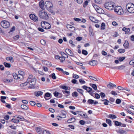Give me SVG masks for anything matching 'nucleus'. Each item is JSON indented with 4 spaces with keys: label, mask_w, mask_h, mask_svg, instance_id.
<instances>
[{
    "label": "nucleus",
    "mask_w": 134,
    "mask_h": 134,
    "mask_svg": "<svg viewBox=\"0 0 134 134\" xmlns=\"http://www.w3.org/2000/svg\"><path fill=\"white\" fill-rule=\"evenodd\" d=\"M38 15L40 18L45 20H47L49 18L47 12L43 10H41L39 12Z\"/></svg>",
    "instance_id": "1"
},
{
    "label": "nucleus",
    "mask_w": 134,
    "mask_h": 134,
    "mask_svg": "<svg viewBox=\"0 0 134 134\" xmlns=\"http://www.w3.org/2000/svg\"><path fill=\"white\" fill-rule=\"evenodd\" d=\"M94 100L92 99H90L88 100L87 103L89 104H93Z\"/></svg>",
    "instance_id": "30"
},
{
    "label": "nucleus",
    "mask_w": 134,
    "mask_h": 134,
    "mask_svg": "<svg viewBox=\"0 0 134 134\" xmlns=\"http://www.w3.org/2000/svg\"><path fill=\"white\" fill-rule=\"evenodd\" d=\"M118 52L120 53H124L125 51V50L123 49H120L118 50Z\"/></svg>",
    "instance_id": "34"
},
{
    "label": "nucleus",
    "mask_w": 134,
    "mask_h": 134,
    "mask_svg": "<svg viewBox=\"0 0 134 134\" xmlns=\"http://www.w3.org/2000/svg\"><path fill=\"white\" fill-rule=\"evenodd\" d=\"M44 1L43 0L41 1L39 3L40 7L43 10L44 9Z\"/></svg>",
    "instance_id": "10"
},
{
    "label": "nucleus",
    "mask_w": 134,
    "mask_h": 134,
    "mask_svg": "<svg viewBox=\"0 0 134 134\" xmlns=\"http://www.w3.org/2000/svg\"><path fill=\"white\" fill-rule=\"evenodd\" d=\"M113 122L114 123L115 125L116 126H121L122 123L117 121H113Z\"/></svg>",
    "instance_id": "19"
},
{
    "label": "nucleus",
    "mask_w": 134,
    "mask_h": 134,
    "mask_svg": "<svg viewBox=\"0 0 134 134\" xmlns=\"http://www.w3.org/2000/svg\"><path fill=\"white\" fill-rule=\"evenodd\" d=\"M106 122L110 126H112L111 121L110 120L107 119H106Z\"/></svg>",
    "instance_id": "26"
},
{
    "label": "nucleus",
    "mask_w": 134,
    "mask_h": 134,
    "mask_svg": "<svg viewBox=\"0 0 134 134\" xmlns=\"http://www.w3.org/2000/svg\"><path fill=\"white\" fill-rule=\"evenodd\" d=\"M89 77L91 79L93 80L94 81H98V80L95 77L91 76H89Z\"/></svg>",
    "instance_id": "47"
},
{
    "label": "nucleus",
    "mask_w": 134,
    "mask_h": 134,
    "mask_svg": "<svg viewBox=\"0 0 134 134\" xmlns=\"http://www.w3.org/2000/svg\"><path fill=\"white\" fill-rule=\"evenodd\" d=\"M32 77H33V76L32 75H30L29 76V78L27 80V82H29L31 81V79L32 78Z\"/></svg>",
    "instance_id": "50"
},
{
    "label": "nucleus",
    "mask_w": 134,
    "mask_h": 134,
    "mask_svg": "<svg viewBox=\"0 0 134 134\" xmlns=\"http://www.w3.org/2000/svg\"><path fill=\"white\" fill-rule=\"evenodd\" d=\"M89 18L90 20L93 22L94 21V20L95 19L92 16H90L89 17Z\"/></svg>",
    "instance_id": "62"
},
{
    "label": "nucleus",
    "mask_w": 134,
    "mask_h": 134,
    "mask_svg": "<svg viewBox=\"0 0 134 134\" xmlns=\"http://www.w3.org/2000/svg\"><path fill=\"white\" fill-rule=\"evenodd\" d=\"M77 91L82 95H83V91L82 90L79 88H78L77 89Z\"/></svg>",
    "instance_id": "41"
},
{
    "label": "nucleus",
    "mask_w": 134,
    "mask_h": 134,
    "mask_svg": "<svg viewBox=\"0 0 134 134\" xmlns=\"http://www.w3.org/2000/svg\"><path fill=\"white\" fill-rule=\"evenodd\" d=\"M114 11L119 15H122L124 13L123 10L121 7L119 6H117L114 7Z\"/></svg>",
    "instance_id": "5"
},
{
    "label": "nucleus",
    "mask_w": 134,
    "mask_h": 134,
    "mask_svg": "<svg viewBox=\"0 0 134 134\" xmlns=\"http://www.w3.org/2000/svg\"><path fill=\"white\" fill-rule=\"evenodd\" d=\"M40 42L43 45H44L45 44V41L43 40H41L40 41Z\"/></svg>",
    "instance_id": "58"
},
{
    "label": "nucleus",
    "mask_w": 134,
    "mask_h": 134,
    "mask_svg": "<svg viewBox=\"0 0 134 134\" xmlns=\"http://www.w3.org/2000/svg\"><path fill=\"white\" fill-rule=\"evenodd\" d=\"M105 24L104 23H102L101 24V29L102 30H104L105 28Z\"/></svg>",
    "instance_id": "36"
},
{
    "label": "nucleus",
    "mask_w": 134,
    "mask_h": 134,
    "mask_svg": "<svg viewBox=\"0 0 134 134\" xmlns=\"http://www.w3.org/2000/svg\"><path fill=\"white\" fill-rule=\"evenodd\" d=\"M35 15L34 14H30V17L31 19L33 20L34 18V16H35Z\"/></svg>",
    "instance_id": "61"
},
{
    "label": "nucleus",
    "mask_w": 134,
    "mask_h": 134,
    "mask_svg": "<svg viewBox=\"0 0 134 134\" xmlns=\"http://www.w3.org/2000/svg\"><path fill=\"white\" fill-rule=\"evenodd\" d=\"M68 52H69L70 53V54H69V55L72 57L74 56V54L72 51L69 49H66L65 50V52L67 53Z\"/></svg>",
    "instance_id": "17"
},
{
    "label": "nucleus",
    "mask_w": 134,
    "mask_h": 134,
    "mask_svg": "<svg viewBox=\"0 0 134 134\" xmlns=\"http://www.w3.org/2000/svg\"><path fill=\"white\" fill-rule=\"evenodd\" d=\"M34 94L36 96L38 97L42 95L43 94V92L41 91L35 92H34Z\"/></svg>",
    "instance_id": "13"
},
{
    "label": "nucleus",
    "mask_w": 134,
    "mask_h": 134,
    "mask_svg": "<svg viewBox=\"0 0 134 134\" xmlns=\"http://www.w3.org/2000/svg\"><path fill=\"white\" fill-rule=\"evenodd\" d=\"M61 113H62V117L63 118H66V112L63 110H62L61 111Z\"/></svg>",
    "instance_id": "18"
},
{
    "label": "nucleus",
    "mask_w": 134,
    "mask_h": 134,
    "mask_svg": "<svg viewBox=\"0 0 134 134\" xmlns=\"http://www.w3.org/2000/svg\"><path fill=\"white\" fill-rule=\"evenodd\" d=\"M115 3L112 2H108L105 3L104 6L105 8L109 10L114 9Z\"/></svg>",
    "instance_id": "2"
},
{
    "label": "nucleus",
    "mask_w": 134,
    "mask_h": 134,
    "mask_svg": "<svg viewBox=\"0 0 134 134\" xmlns=\"http://www.w3.org/2000/svg\"><path fill=\"white\" fill-rule=\"evenodd\" d=\"M53 94L56 97H58V96H59V94L61 95V94L59 93L57 91H55L53 93Z\"/></svg>",
    "instance_id": "38"
},
{
    "label": "nucleus",
    "mask_w": 134,
    "mask_h": 134,
    "mask_svg": "<svg viewBox=\"0 0 134 134\" xmlns=\"http://www.w3.org/2000/svg\"><path fill=\"white\" fill-rule=\"evenodd\" d=\"M42 27L45 29H49L51 28V25L48 22L46 21H43L41 22V24Z\"/></svg>",
    "instance_id": "6"
},
{
    "label": "nucleus",
    "mask_w": 134,
    "mask_h": 134,
    "mask_svg": "<svg viewBox=\"0 0 134 134\" xmlns=\"http://www.w3.org/2000/svg\"><path fill=\"white\" fill-rule=\"evenodd\" d=\"M113 84L111 82H109V84L107 85V87L109 89H111V87H113Z\"/></svg>",
    "instance_id": "42"
},
{
    "label": "nucleus",
    "mask_w": 134,
    "mask_h": 134,
    "mask_svg": "<svg viewBox=\"0 0 134 134\" xmlns=\"http://www.w3.org/2000/svg\"><path fill=\"white\" fill-rule=\"evenodd\" d=\"M36 131L39 134H41V133L42 129L40 128L37 127L36 129Z\"/></svg>",
    "instance_id": "32"
},
{
    "label": "nucleus",
    "mask_w": 134,
    "mask_h": 134,
    "mask_svg": "<svg viewBox=\"0 0 134 134\" xmlns=\"http://www.w3.org/2000/svg\"><path fill=\"white\" fill-rule=\"evenodd\" d=\"M1 25L3 28H7L8 27V22L5 20H3L1 22Z\"/></svg>",
    "instance_id": "7"
},
{
    "label": "nucleus",
    "mask_w": 134,
    "mask_h": 134,
    "mask_svg": "<svg viewBox=\"0 0 134 134\" xmlns=\"http://www.w3.org/2000/svg\"><path fill=\"white\" fill-rule=\"evenodd\" d=\"M36 81V79L35 77L33 78L30 81V86L29 88H35V85Z\"/></svg>",
    "instance_id": "4"
},
{
    "label": "nucleus",
    "mask_w": 134,
    "mask_h": 134,
    "mask_svg": "<svg viewBox=\"0 0 134 134\" xmlns=\"http://www.w3.org/2000/svg\"><path fill=\"white\" fill-rule=\"evenodd\" d=\"M121 100L119 99H117L116 101L115 102L116 104H119L121 102Z\"/></svg>",
    "instance_id": "51"
},
{
    "label": "nucleus",
    "mask_w": 134,
    "mask_h": 134,
    "mask_svg": "<svg viewBox=\"0 0 134 134\" xmlns=\"http://www.w3.org/2000/svg\"><path fill=\"white\" fill-rule=\"evenodd\" d=\"M89 32L90 35L91 36H93V30L91 27H89Z\"/></svg>",
    "instance_id": "14"
},
{
    "label": "nucleus",
    "mask_w": 134,
    "mask_h": 134,
    "mask_svg": "<svg viewBox=\"0 0 134 134\" xmlns=\"http://www.w3.org/2000/svg\"><path fill=\"white\" fill-rule=\"evenodd\" d=\"M129 43L127 41H126L124 44L123 46L125 49H127L129 48Z\"/></svg>",
    "instance_id": "20"
},
{
    "label": "nucleus",
    "mask_w": 134,
    "mask_h": 134,
    "mask_svg": "<svg viewBox=\"0 0 134 134\" xmlns=\"http://www.w3.org/2000/svg\"><path fill=\"white\" fill-rule=\"evenodd\" d=\"M125 57H119V58H117V59H118L119 60L120 62H122L125 59Z\"/></svg>",
    "instance_id": "29"
},
{
    "label": "nucleus",
    "mask_w": 134,
    "mask_h": 134,
    "mask_svg": "<svg viewBox=\"0 0 134 134\" xmlns=\"http://www.w3.org/2000/svg\"><path fill=\"white\" fill-rule=\"evenodd\" d=\"M82 54L85 55H87L88 54L87 52L85 50H82Z\"/></svg>",
    "instance_id": "40"
},
{
    "label": "nucleus",
    "mask_w": 134,
    "mask_h": 134,
    "mask_svg": "<svg viewBox=\"0 0 134 134\" xmlns=\"http://www.w3.org/2000/svg\"><path fill=\"white\" fill-rule=\"evenodd\" d=\"M18 75H17V74L15 73H13V77L15 79H18Z\"/></svg>",
    "instance_id": "45"
},
{
    "label": "nucleus",
    "mask_w": 134,
    "mask_h": 134,
    "mask_svg": "<svg viewBox=\"0 0 134 134\" xmlns=\"http://www.w3.org/2000/svg\"><path fill=\"white\" fill-rule=\"evenodd\" d=\"M125 66L124 65H121L117 66V69L119 70H122L125 68Z\"/></svg>",
    "instance_id": "39"
},
{
    "label": "nucleus",
    "mask_w": 134,
    "mask_h": 134,
    "mask_svg": "<svg viewBox=\"0 0 134 134\" xmlns=\"http://www.w3.org/2000/svg\"><path fill=\"white\" fill-rule=\"evenodd\" d=\"M52 97L51 94L49 92H46L44 96V98L46 100H48L49 99H47V97H50V98Z\"/></svg>",
    "instance_id": "8"
},
{
    "label": "nucleus",
    "mask_w": 134,
    "mask_h": 134,
    "mask_svg": "<svg viewBox=\"0 0 134 134\" xmlns=\"http://www.w3.org/2000/svg\"><path fill=\"white\" fill-rule=\"evenodd\" d=\"M98 63V62L95 60H92L89 62L88 64L92 66H95Z\"/></svg>",
    "instance_id": "9"
},
{
    "label": "nucleus",
    "mask_w": 134,
    "mask_h": 134,
    "mask_svg": "<svg viewBox=\"0 0 134 134\" xmlns=\"http://www.w3.org/2000/svg\"><path fill=\"white\" fill-rule=\"evenodd\" d=\"M90 85L95 90H97V87L96 84H94L90 83Z\"/></svg>",
    "instance_id": "24"
},
{
    "label": "nucleus",
    "mask_w": 134,
    "mask_h": 134,
    "mask_svg": "<svg viewBox=\"0 0 134 134\" xmlns=\"http://www.w3.org/2000/svg\"><path fill=\"white\" fill-rule=\"evenodd\" d=\"M118 89L120 90H126L128 91H130V90L129 89H128L127 90H126L125 88H124L121 86H118Z\"/></svg>",
    "instance_id": "31"
},
{
    "label": "nucleus",
    "mask_w": 134,
    "mask_h": 134,
    "mask_svg": "<svg viewBox=\"0 0 134 134\" xmlns=\"http://www.w3.org/2000/svg\"><path fill=\"white\" fill-rule=\"evenodd\" d=\"M62 92L65 95V96L66 97H68L70 95V92L69 91H67L66 90H62Z\"/></svg>",
    "instance_id": "15"
},
{
    "label": "nucleus",
    "mask_w": 134,
    "mask_h": 134,
    "mask_svg": "<svg viewBox=\"0 0 134 134\" xmlns=\"http://www.w3.org/2000/svg\"><path fill=\"white\" fill-rule=\"evenodd\" d=\"M9 127L12 129H13L14 130H15L16 129V126H13L12 125H11L10 126H9Z\"/></svg>",
    "instance_id": "63"
},
{
    "label": "nucleus",
    "mask_w": 134,
    "mask_h": 134,
    "mask_svg": "<svg viewBox=\"0 0 134 134\" xmlns=\"http://www.w3.org/2000/svg\"><path fill=\"white\" fill-rule=\"evenodd\" d=\"M95 98L97 99H99L100 98V95L98 94V93H95Z\"/></svg>",
    "instance_id": "46"
},
{
    "label": "nucleus",
    "mask_w": 134,
    "mask_h": 134,
    "mask_svg": "<svg viewBox=\"0 0 134 134\" xmlns=\"http://www.w3.org/2000/svg\"><path fill=\"white\" fill-rule=\"evenodd\" d=\"M61 54L62 56V57H63V58H64V59L65 58H67L68 57V55L63 52H61Z\"/></svg>",
    "instance_id": "27"
},
{
    "label": "nucleus",
    "mask_w": 134,
    "mask_h": 134,
    "mask_svg": "<svg viewBox=\"0 0 134 134\" xmlns=\"http://www.w3.org/2000/svg\"><path fill=\"white\" fill-rule=\"evenodd\" d=\"M55 58L56 59H59L60 60V62H63L65 60V59L64 58H63V57H59L58 55H55Z\"/></svg>",
    "instance_id": "11"
},
{
    "label": "nucleus",
    "mask_w": 134,
    "mask_h": 134,
    "mask_svg": "<svg viewBox=\"0 0 134 134\" xmlns=\"http://www.w3.org/2000/svg\"><path fill=\"white\" fill-rule=\"evenodd\" d=\"M76 119L75 118H71L69 119L67 121L68 123H70L74 122L75 121Z\"/></svg>",
    "instance_id": "16"
},
{
    "label": "nucleus",
    "mask_w": 134,
    "mask_h": 134,
    "mask_svg": "<svg viewBox=\"0 0 134 134\" xmlns=\"http://www.w3.org/2000/svg\"><path fill=\"white\" fill-rule=\"evenodd\" d=\"M130 29L129 28L124 27L122 28V30L125 32V34H128L130 31Z\"/></svg>",
    "instance_id": "12"
},
{
    "label": "nucleus",
    "mask_w": 134,
    "mask_h": 134,
    "mask_svg": "<svg viewBox=\"0 0 134 134\" xmlns=\"http://www.w3.org/2000/svg\"><path fill=\"white\" fill-rule=\"evenodd\" d=\"M15 27L14 26H13L10 29V32H9V33L11 32H12L15 30Z\"/></svg>",
    "instance_id": "54"
},
{
    "label": "nucleus",
    "mask_w": 134,
    "mask_h": 134,
    "mask_svg": "<svg viewBox=\"0 0 134 134\" xmlns=\"http://www.w3.org/2000/svg\"><path fill=\"white\" fill-rule=\"evenodd\" d=\"M88 1H85L83 4V7L85 8L88 4Z\"/></svg>",
    "instance_id": "52"
},
{
    "label": "nucleus",
    "mask_w": 134,
    "mask_h": 134,
    "mask_svg": "<svg viewBox=\"0 0 134 134\" xmlns=\"http://www.w3.org/2000/svg\"><path fill=\"white\" fill-rule=\"evenodd\" d=\"M82 39V38L81 37H77L76 38V40L78 41H80Z\"/></svg>",
    "instance_id": "64"
},
{
    "label": "nucleus",
    "mask_w": 134,
    "mask_h": 134,
    "mask_svg": "<svg viewBox=\"0 0 134 134\" xmlns=\"http://www.w3.org/2000/svg\"><path fill=\"white\" fill-rule=\"evenodd\" d=\"M94 2L97 4H100L102 2L101 0H94Z\"/></svg>",
    "instance_id": "60"
},
{
    "label": "nucleus",
    "mask_w": 134,
    "mask_h": 134,
    "mask_svg": "<svg viewBox=\"0 0 134 134\" xmlns=\"http://www.w3.org/2000/svg\"><path fill=\"white\" fill-rule=\"evenodd\" d=\"M51 3L50 2H46L44 3V6L46 8H48L49 7V5H50Z\"/></svg>",
    "instance_id": "22"
},
{
    "label": "nucleus",
    "mask_w": 134,
    "mask_h": 134,
    "mask_svg": "<svg viewBox=\"0 0 134 134\" xmlns=\"http://www.w3.org/2000/svg\"><path fill=\"white\" fill-rule=\"evenodd\" d=\"M60 88L63 89L64 90H68V87L65 86L61 85L60 86Z\"/></svg>",
    "instance_id": "37"
},
{
    "label": "nucleus",
    "mask_w": 134,
    "mask_h": 134,
    "mask_svg": "<svg viewBox=\"0 0 134 134\" xmlns=\"http://www.w3.org/2000/svg\"><path fill=\"white\" fill-rule=\"evenodd\" d=\"M46 64L48 66H51L52 65L51 63L50 62H49L48 61H46Z\"/></svg>",
    "instance_id": "44"
},
{
    "label": "nucleus",
    "mask_w": 134,
    "mask_h": 134,
    "mask_svg": "<svg viewBox=\"0 0 134 134\" xmlns=\"http://www.w3.org/2000/svg\"><path fill=\"white\" fill-rule=\"evenodd\" d=\"M30 103L32 106H34L36 104L35 102L34 101H30Z\"/></svg>",
    "instance_id": "49"
},
{
    "label": "nucleus",
    "mask_w": 134,
    "mask_h": 134,
    "mask_svg": "<svg viewBox=\"0 0 134 134\" xmlns=\"http://www.w3.org/2000/svg\"><path fill=\"white\" fill-rule=\"evenodd\" d=\"M77 81L75 79H73L71 80V82L74 84H78V83H77Z\"/></svg>",
    "instance_id": "53"
},
{
    "label": "nucleus",
    "mask_w": 134,
    "mask_h": 134,
    "mask_svg": "<svg viewBox=\"0 0 134 134\" xmlns=\"http://www.w3.org/2000/svg\"><path fill=\"white\" fill-rule=\"evenodd\" d=\"M9 60H10L11 63H13L14 62V60L12 57H9Z\"/></svg>",
    "instance_id": "55"
},
{
    "label": "nucleus",
    "mask_w": 134,
    "mask_h": 134,
    "mask_svg": "<svg viewBox=\"0 0 134 134\" xmlns=\"http://www.w3.org/2000/svg\"><path fill=\"white\" fill-rule=\"evenodd\" d=\"M21 107L23 109L27 110L29 109V108L26 105L22 104L21 105Z\"/></svg>",
    "instance_id": "25"
},
{
    "label": "nucleus",
    "mask_w": 134,
    "mask_h": 134,
    "mask_svg": "<svg viewBox=\"0 0 134 134\" xmlns=\"http://www.w3.org/2000/svg\"><path fill=\"white\" fill-rule=\"evenodd\" d=\"M79 81L80 83L81 84H84L86 82L85 81L83 80L82 79H79Z\"/></svg>",
    "instance_id": "48"
},
{
    "label": "nucleus",
    "mask_w": 134,
    "mask_h": 134,
    "mask_svg": "<svg viewBox=\"0 0 134 134\" xmlns=\"http://www.w3.org/2000/svg\"><path fill=\"white\" fill-rule=\"evenodd\" d=\"M107 117L110 119H114L116 118V116L114 115L113 114H110Z\"/></svg>",
    "instance_id": "23"
},
{
    "label": "nucleus",
    "mask_w": 134,
    "mask_h": 134,
    "mask_svg": "<svg viewBox=\"0 0 134 134\" xmlns=\"http://www.w3.org/2000/svg\"><path fill=\"white\" fill-rule=\"evenodd\" d=\"M44 131H45V132H44V131H43L42 132L43 134H51L49 131L45 130Z\"/></svg>",
    "instance_id": "56"
},
{
    "label": "nucleus",
    "mask_w": 134,
    "mask_h": 134,
    "mask_svg": "<svg viewBox=\"0 0 134 134\" xmlns=\"http://www.w3.org/2000/svg\"><path fill=\"white\" fill-rule=\"evenodd\" d=\"M110 93L111 94L114 96H116L117 95V94L116 93V92L113 91H112Z\"/></svg>",
    "instance_id": "59"
},
{
    "label": "nucleus",
    "mask_w": 134,
    "mask_h": 134,
    "mask_svg": "<svg viewBox=\"0 0 134 134\" xmlns=\"http://www.w3.org/2000/svg\"><path fill=\"white\" fill-rule=\"evenodd\" d=\"M50 77H51L53 79H56V77L55 75V74L54 73L51 74L49 75Z\"/></svg>",
    "instance_id": "35"
},
{
    "label": "nucleus",
    "mask_w": 134,
    "mask_h": 134,
    "mask_svg": "<svg viewBox=\"0 0 134 134\" xmlns=\"http://www.w3.org/2000/svg\"><path fill=\"white\" fill-rule=\"evenodd\" d=\"M126 8L128 12L133 13H134V4L131 3H127L126 5Z\"/></svg>",
    "instance_id": "3"
},
{
    "label": "nucleus",
    "mask_w": 134,
    "mask_h": 134,
    "mask_svg": "<svg viewBox=\"0 0 134 134\" xmlns=\"http://www.w3.org/2000/svg\"><path fill=\"white\" fill-rule=\"evenodd\" d=\"M92 6H93V7H94V8H95V9L96 10H100V8L99 7L97 6V5L95 4L94 3H92Z\"/></svg>",
    "instance_id": "21"
},
{
    "label": "nucleus",
    "mask_w": 134,
    "mask_h": 134,
    "mask_svg": "<svg viewBox=\"0 0 134 134\" xmlns=\"http://www.w3.org/2000/svg\"><path fill=\"white\" fill-rule=\"evenodd\" d=\"M11 121L15 123H18L19 122V121L18 120L16 119H12Z\"/></svg>",
    "instance_id": "33"
},
{
    "label": "nucleus",
    "mask_w": 134,
    "mask_h": 134,
    "mask_svg": "<svg viewBox=\"0 0 134 134\" xmlns=\"http://www.w3.org/2000/svg\"><path fill=\"white\" fill-rule=\"evenodd\" d=\"M79 94L76 91H75L72 94V96L74 97H76L78 96Z\"/></svg>",
    "instance_id": "28"
},
{
    "label": "nucleus",
    "mask_w": 134,
    "mask_h": 134,
    "mask_svg": "<svg viewBox=\"0 0 134 134\" xmlns=\"http://www.w3.org/2000/svg\"><path fill=\"white\" fill-rule=\"evenodd\" d=\"M18 73L19 75L23 76L24 75V73L23 71H18Z\"/></svg>",
    "instance_id": "57"
},
{
    "label": "nucleus",
    "mask_w": 134,
    "mask_h": 134,
    "mask_svg": "<svg viewBox=\"0 0 134 134\" xmlns=\"http://www.w3.org/2000/svg\"><path fill=\"white\" fill-rule=\"evenodd\" d=\"M100 95L102 99L105 96V95L104 93L103 92H101L100 93Z\"/></svg>",
    "instance_id": "43"
}]
</instances>
